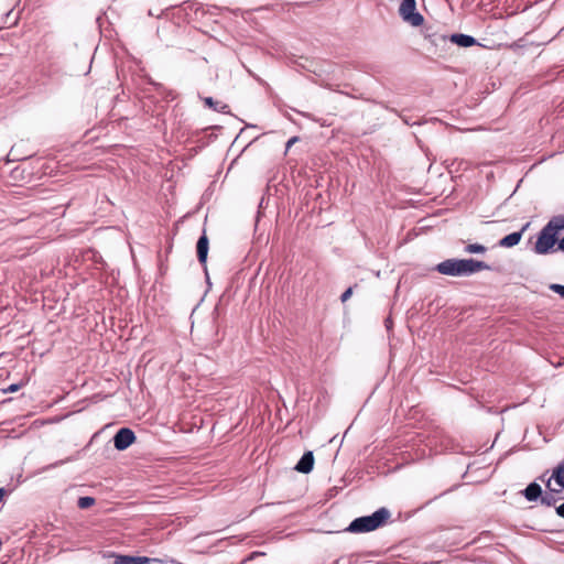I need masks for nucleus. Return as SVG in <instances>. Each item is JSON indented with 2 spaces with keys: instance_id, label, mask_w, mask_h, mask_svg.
Returning <instances> with one entry per match:
<instances>
[{
  "instance_id": "ddd939ff",
  "label": "nucleus",
  "mask_w": 564,
  "mask_h": 564,
  "mask_svg": "<svg viewBox=\"0 0 564 564\" xmlns=\"http://www.w3.org/2000/svg\"><path fill=\"white\" fill-rule=\"evenodd\" d=\"M545 227L557 235L564 229V216L553 217Z\"/></svg>"
},
{
  "instance_id": "5701e85b",
  "label": "nucleus",
  "mask_w": 564,
  "mask_h": 564,
  "mask_svg": "<svg viewBox=\"0 0 564 564\" xmlns=\"http://www.w3.org/2000/svg\"><path fill=\"white\" fill-rule=\"evenodd\" d=\"M4 497V490L0 488V501L3 499Z\"/></svg>"
},
{
  "instance_id": "b1692460",
  "label": "nucleus",
  "mask_w": 564,
  "mask_h": 564,
  "mask_svg": "<svg viewBox=\"0 0 564 564\" xmlns=\"http://www.w3.org/2000/svg\"><path fill=\"white\" fill-rule=\"evenodd\" d=\"M17 390V386H11L10 387V391H15Z\"/></svg>"
},
{
  "instance_id": "f03ea898",
  "label": "nucleus",
  "mask_w": 564,
  "mask_h": 564,
  "mask_svg": "<svg viewBox=\"0 0 564 564\" xmlns=\"http://www.w3.org/2000/svg\"><path fill=\"white\" fill-rule=\"evenodd\" d=\"M391 513L386 508H380L371 516L355 519L348 527V531L354 533L370 532L382 527L390 518Z\"/></svg>"
},
{
  "instance_id": "a211bd4d",
  "label": "nucleus",
  "mask_w": 564,
  "mask_h": 564,
  "mask_svg": "<svg viewBox=\"0 0 564 564\" xmlns=\"http://www.w3.org/2000/svg\"><path fill=\"white\" fill-rule=\"evenodd\" d=\"M550 290H552L553 292L558 294L562 299H564V285L553 283V284H550Z\"/></svg>"
},
{
  "instance_id": "dca6fc26",
  "label": "nucleus",
  "mask_w": 564,
  "mask_h": 564,
  "mask_svg": "<svg viewBox=\"0 0 564 564\" xmlns=\"http://www.w3.org/2000/svg\"><path fill=\"white\" fill-rule=\"evenodd\" d=\"M94 502H95V500L91 497H82L78 500V507L82 509H86V508H89L90 506H93Z\"/></svg>"
},
{
  "instance_id": "6ab92c4d",
  "label": "nucleus",
  "mask_w": 564,
  "mask_h": 564,
  "mask_svg": "<svg viewBox=\"0 0 564 564\" xmlns=\"http://www.w3.org/2000/svg\"><path fill=\"white\" fill-rule=\"evenodd\" d=\"M352 294V289L348 288L343 294H341V301L346 302Z\"/></svg>"
},
{
  "instance_id": "412c9836",
  "label": "nucleus",
  "mask_w": 564,
  "mask_h": 564,
  "mask_svg": "<svg viewBox=\"0 0 564 564\" xmlns=\"http://www.w3.org/2000/svg\"><path fill=\"white\" fill-rule=\"evenodd\" d=\"M557 516L564 518V502L556 508Z\"/></svg>"
},
{
  "instance_id": "423d86ee",
  "label": "nucleus",
  "mask_w": 564,
  "mask_h": 564,
  "mask_svg": "<svg viewBox=\"0 0 564 564\" xmlns=\"http://www.w3.org/2000/svg\"><path fill=\"white\" fill-rule=\"evenodd\" d=\"M551 492H561L564 489V464L558 465L546 482Z\"/></svg>"
},
{
  "instance_id": "6e6552de",
  "label": "nucleus",
  "mask_w": 564,
  "mask_h": 564,
  "mask_svg": "<svg viewBox=\"0 0 564 564\" xmlns=\"http://www.w3.org/2000/svg\"><path fill=\"white\" fill-rule=\"evenodd\" d=\"M151 562H158V560L147 556L118 555L116 556L113 564H150Z\"/></svg>"
},
{
  "instance_id": "9b49d317",
  "label": "nucleus",
  "mask_w": 564,
  "mask_h": 564,
  "mask_svg": "<svg viewBox=\"0 0 564 564\" xmlns=\"http://www.w3.org/2000/svg\"><path fill=\"white\" fill-rule=\"evenodd\" d=\"M208 253V239L203 235L197 241V257L200 263H205Z\"/></svg>"
},
{
  "instance_id": "2eb2a0df",
  "label": "nucleus",
  "mask_w": 564,
  "mask_h": 564,
  "mask_svg": "<svg viewBox=\"0 0 564 564\" xmlns=\"http://www.w3.org/2000/svg\"><path fill=\"white\" fill-rule=\"evenodd\" d=\"M466 251L468 253H484L486 248L479 243H469L466 246Z\"/></svg>"
},
{
  "instance_id": "1a4fd4ad",
  "label": "nucleus",
  "mask_w": 564,
  "mask_h": 564,
  "mask_svg": "<svg viewBox=\"0 0 564 564\" xmlns=\"http://www.w3.org/2000/svg\"><path fill=\"white\" fill-rule=\"evenodd\" d=\"M314 465V456L312 452L305 453L297 465L295 466V469L300 473L307 474L313 469Z\"/></svg>"
},
{
  "instance_id": "f3484780",
  "label": "nucleus",
  "mask_w": 564,
  "mask_h": 564,
  "mask_svg": "<svg viewBox=\"0 0 564 564\" xmlns=\"http://www.w3.org/2000/svg\"><path fill=\"white\" fill-rule=\"evenodd\" d=\"M541 502L546 506H553L556 502V499L553 495L546 494L541 497Z\"/></svg>"
},
{
  "instance_id": "4468645a",
  "label": "nucleus",
  "mask_w": 564,
  "mask_h": 564,
  "mask_svg": "<svg viewBox=\"0 0 564 564\" xmlns=\"http://www.w3.org/2000/svg\"><path fill=\"white\" fill-rule=\"evenodd\" d=\"M204 102L206 106L214 108L216 111L227 112L228 106L220 101H215L212 97H206Z\"/></svg>"
},
{
  "instance_id": "aec40b11",
  "label": "nucleus",
  "mask_w": 564,
  "mask_h": 564,
  "mask_svg": "<svg viewBox=\"0 0 564 564\" xmlns=\"http://www.w3.org/2000/svg\"><path fill=\"white\" fill-rule=\"evenodd\" d=\"M299 141V138L297 137H293L291 138L288 142H286V151L295 143Z\"/></svg>"
},
{
  "instance_id": "f257e3e1",
  "label": "nucleus",
  "mask_w": 564,
  "mask_h": 564,
  "mask_svg": "<svg viewBox=\"0 0 564 564\" xmlns=\"http://www.w3.org/2000/svg\"><path fill=\"white\" fill-rule=\"evenodd\" d=\"M489 269L487 263L475 259H448L436 265L441 274L452 276L469 275Z\"/></svg>"
},
{
  "instance_id": "20e7f679",
  "label": "nucleus",
  "mask_w": 564,
  "mask_h": 564,
  "mask_svg": "<svg viewBox=\"0 0 564 564\" xmlns=\"http://www.w3.org/2000/svg\"><path fill=\"white\" fill-rule=\"evenodd\" d=\"M557 240V235L546 227H544L535 242L534 251L539 254H546L554 247Z\"/></svg>"
},
{
  "instance_id": "0eeeda50",
  "label": "nucleus",
  "mask_w": 564,
  "mask_h": 564,
  "mask_svg": "<svg viewBox=\"0 0 564 564\" xmlns=\"http://www.w3.org/2000/svg\"><path fill=\"white\" fill-rule=\"evenodd\" d=\"M528 227H529V224L524 225L520 231L507 235L499 241V246L503 247V248H512V247L517 246L521 241L522 235L527 230Z\"/></svg>"
},
{
  "instance_id": "7ed1b4c3",
  "label": "nucleus",
  "mask_w": 564,
  "mask_h": 564,
  "mask_svg": "<svg viewBox=\"0 0 564 564\" xmlns=\"http://www.w3.org/2000/svg\"><path fill=\"white\" fill-rule=\"evenodd\" d=\"M399 14L403 22L417 28L424 23L423 15L416 10L415 0H402L399 7Z\"/></svg>"
},
{
  "instance_id": "f8f14e48",
  "label": "nucleus",
  "mask_w": 564,
  "mask_h": 564,
  "mask_svg": "<svg viewBox=\"0 0 564 564\" xmlns=\"http://www.w3.org/2000/svg\"><path fill=\"white\" fill-rule=\"evenodd\" d=\"M523 494L529 501H535L542 495V489L539 484L532 482L524 489Z\"/></svg>"
},
{
  "instance_id": "39448f33",
  "label": "nucleus",
  "mask_w": 564,
  "mask_h": 564,
  "mask_svg": "<svg viewBox=\"0 0 564 564\" xmlns=\"http://www.w3.org/2000/svg\"><path fill=\"white\" fill-rule=\"evenodd\" d=\"M135 441L134 433L127 427L120 429L113 436V444L118 451H124Z\"/></svg>"
},
{
  "instance_id": "9d476101",
  "label": "nucleus",
  "mask_w": 564,
  "mask_h": 564,
  "mask_svg": "<svg viewBox=\"0 0 564 564\" xmlns=\"http://www.w3.org/2000/svg\"><path fill=\"white\" fill-rule=\"evenodd\" d=\"M449 41L462 47H469L476 44V40L473 36L459 33L451 35Z\"/></svg>"
},
{
  "instance_id": "4be33fe9",
  "label": "nucleus",
  "mask_w": 564,
  "mask_h": 564,
  "mask_svg": "<svg viewBox=\"0 0 564 564\" xmlns=\"http://www.w3.org/2000/svg\"><path fill=\"white\" fill-rule=\"evenodd\" d=\"M558 249L564 252V237L558 242Z\"/></svg>"
}]
</instances>
